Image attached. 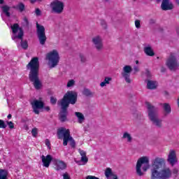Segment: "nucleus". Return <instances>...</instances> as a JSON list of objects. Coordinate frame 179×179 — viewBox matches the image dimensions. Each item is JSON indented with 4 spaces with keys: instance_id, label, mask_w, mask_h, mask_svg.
Here are the masks:
<instances>
[{
    "instance_id": "nucleus-2",
    "label": "nucleus",
    "mask_w": 179,
    "mask_h": 179,
    "mask_svg": "<svg viewBox=\"0 0 179 179\" xmlns=\"http://www.w3.org/2000/svg\"><path fill=\"white\" fill-rule=\"evenodd\" d=\"M78 100V94L73 91H68L63 99L58 101L62 110L60 112V120L64 122L66 121V114H68V107L69 104H75Z\"/></svg>"
},
{
    "instance_id": "nucleus-16",
    "label": "nucleus",
    "mask_w": 179,
    "mask_h": 179,
    "mask_svg": "<svg viewBox=\"0 0 179 179\" xmlns=\"http://www.w3.org/2000/svg\"><path fill=\"white\" fill-rule=\"evenodd\" d=\"M31 104L34 113H35V114H40L39 110H41V108H44V103L40 101L35 100L31 103Z\"/></svg>"
},
{
    "instance_id": "nucleus-41",
    "label": "nucleus",
    "mask_w": 179,
    "mask_h": 179,
    "mask_svg": "<svg viewBox=\"0 0 179 179\" xmlns=\"http://www.w3.org/2000/svg\"><path fill=\"white\" fill-rule=\"evenodd\" d=\"M63 178L64 179H71V177L69 176V174H68V173H65L63 174Z\"/></svg>"
},
{
    "instance_id": "nucleus-30",
    "label": "nucleus",
    "mask_w": 179,
    "mask_h": 179,
    "mask_svg": "<svg viewBox=\"0 0 179 179\" xmlns=\"http://www.w3.org/2000/svg\"><path fill=\"white\" fill-rule=\"evenodd\" d=\"M76 115L77 116V118L78 119L79 124H82V122H83V121H85V116L81 113L76 112Z\"/></svg>"
},
{
    "instance_id": "nucleus-47",
    "label": "nucleus",
    "mask_w": 179,
    "mask_h": 179,
    "mask_svg": "<svg viewBox=\"0 0 179 179\" xmlns=\"http://www.w3.org/2000/svg\"><path fill=\"white\" fill-rule=\"evenodd\" d=\"M7 117L8 118V120H10V118H12V115L9 114Z\"/></svg>"
},
{
    "instance_id": "nucleus-53",
    "label": "nucleus",
    "mask_w": 179,
    "mask_h": 179,
    "mask_svg": "<svg viewBox=\"0 0 179 179\" xmlns=\"http://www.w3.org/2000/svg\"><path fill=\"white\" fill-rule=\"evenodd\" d=\"M176 2L179 5V0H176Z\"/></svg>"
},
{
    "instance_id": "nucleus-25",
    "label": "nucleus",
    "mask_w": 179,
    "mask_h": 179,
    "mask_svg": "<svg viewBox=\"0 0 179 179\" xmlns=\"http://www.w3.org/2000/svg\"><path fill=\"white\" fill-rule=\"evenodd\" d=\"M163 108H164V111L165 113V115H167L169 114H170V113H171V106H170V104L165 103L163 104Z\"/></svg>"
},
{
    "instance_id": "nucleus-15",
    "label": "nucleus",
    "mask_w": 179,
    "mask_h": 179,
    "mask_svg": "<svg viewBox=\"0 0 179 179\" xmlns=\"http://www.w3.org/2000/svg\"><path fill=\"white\" fill-rule=\"evenodd\" d=\"M92 43L94 45L95 48H96L97 51H101L103 48V38L100 36H96L92 38Z\"/></svg>"
},
{
    "instance_id": "nucleus-49",
    "label": "nucleus",
    "mask_w": 179,
    "mask_h": 179,
    "mask_svg": "<svg viewBox=\"0 0 179 179\" xmlns=\"http://www.w3.org/2000/svg\"><path fill=\"white\" fill-rule=\"evenodd\" d=\"M36 0H30L31 3H34Z\"/></svg>"
},
{
    "instance_id": "nucleus-20",
    "label": "nucleus",
    "mask_w": 179,
    "mask_h": 179,
    "mask_svg": "<svg viewBox=\"0 0 179 179\" xmlns=\"http://www.w3.org/2000/svg\"><path fill=\"white\" fill-rule=\"evenodd\" d=\"M41 160L43 167L48 168L50 164H51V162H52V157L50 155L47 156L42 155Z\"/></svg>"
},
{
    "instance_id": "nucleus-19",
    "label": "nucleus",
    "mask_w": 179,
    "mask_h": 179,
    "mask_svg": "<svg viewBox=\"0 0 179 179\" xmlns=\"http://www.w3.org/2000/svg\"><path fill=\"white\" fill-rule=\"evenodd\" d=\"M55 169L57 171H59V170H65L66 169V164L64 162V161H61L59 159L54 160Z\"/></svg>"
},
{
    "instance_id": "nucleus-5",
    "label": "nucleus",
    "mask_w": 179,
    "mask_h": 179,
    "mask_svg": "<svg viewBox=\"0 0 179 179\" xmlns=\"http://www.w3.org/2000/svg\"><path fill=\"white\" fill-rule=\"evenodd\" d=\"M57 136L59 139L63 138L64 146H66L68 145V142H70L71 146H72V148H75V140H73V138L71 136L69 129H66L64 127L59 129L57 131Z\"/></svg>"
},
{
    "instance_id": "nucleus-7",
    "label": "nucleus",
    "mask_w": 179,
    "mask_h": 179,
    "mask_svg": "<svg viewBox=\"0 0 179 179\" xmlns=\"http://www.w3.org/2000/svg\"><path fill=\"white\" fill-rule=\"evenodd\" d=\"M166 166V159L162 157H156L152 162L151 176L157 174L159 170Z\"/></svg>"
},
{
    "instance_id": "nucleus-34",
    "label": "nucleus",
    "mask_w": 179,
    "mask_h": 179,
    "mask_svg": "<svg viewBox=\"0 0 179 179\" xmlns=\"http://www.w3.org/2000/svg\"><path fill=\"white\" fill-rule=\"evenodd\" d=\"M75 85V80H70L67 83V87H72Z\"/></svg>"
},
{
    "instance_id": "nucleus-33",
    "label": "nucleus",
    "mask_w": 179,
    "mask_h": 179,
    "mask_svg": "<svg viewBox=\"0 0 179 179\" xmlns=\"http://www.w3.org/2000/svg\"><path fill=\"white\" fill-rule=\"evenodd\" d=\"M79 57H80L81 62H86L87 59H86V56H85V55L80 54Z\"/></svg>"
},
{
    "instance_id": "nucleus-31",
    "label": "nucleus",
    "mask_w": 179,
    "mask_h": 179,
    "mask_svg": "<svg viewBox=\"0 0 179 179\" xmlns=\"http://www.w3.org/2000/svg\"><path fill=\"white\" fill-rule=\"evenodd\" d=\"M31 135L34 138H37V135H38V129H37V128L32 129Z\"/></svg>"
},
{
    "instance_id": "nucleus-12",
    "label": "nucleus",
    "mask_w": 179,
    "mask_h": 179,
    "mask_svg": "<svg viewBox=\"0 0 179 179\" xmlns=\"http://www.w3.org/2000/svg\"><path fill=\"white\" fill-rule=\"evenodd\" d=\"M166 65L170 71H177L178 69V62L176 56L171 55L166 60Z\"/></svg>"
},
{
    "instance_id": "nucleus-36",
    "label": "nucleus",
    "mask_w": 179,
    "mask_h": 179,
    "mask_svg": "<svg viewBox=\"0 0 179 179\" xmlns=\"http://www.w3.org/2000/svg\"><path fill=\"white\" fill-rule=\"evenodd\" d=\"M0 128L5 129L6 128V124H5V121L0 120Z\"/></svg>"
},
{
    "instance_id": "nucleus-32",
    "label": "nucleus",
    "mask_w": 179,
    "mask_h": 179,
    "mask_svg": "<svg viewBox=\"0 0 179 179\" xmlns=\"http://www.w3.org/2000/svg\"><path fill=\"white\" fill-rule=\"evenodd\" d=\"M83 94H85V96H92L93 94L90 91L89 89H85L83 91Z\"/></svg>"
},
{
    "instance_id": "nucleus-14",
    "label": "nucleus",
    "mask_w": 179,
    "mask_h": 179,
    "mask_svg": "<svg viewBox=\"0 0 179 179\" xmlns=\"http://www.w3.org/2000/svg\"><path fill=\"white\" fill-rule=\"evenodd\" d=\"M167 162L172 166H174L178 162L177 160V154L176 153V150H169Z\"/></svg>"
},
{
    "instance_id": "nucleus-37",
    "label": "nucleus",
    "mask_w": 179,
    "mask_h": 179,
    "mask_svg": "<svg viewBox=\"0 0 179 179\" xmlns=\"http://www.w3.org/2000/svg\"><path fill=\"white\" fill-rule=\"evenodd\" d=\"M135 27L136 29H141V21L139 20H135Z\"/></svg>"
},
{
    "instance_id": "nucleus-40",
    "label": "nucleus",
    "mask_w": 179,
    "mask_h": 179,
    "mask_svg": "<svg viewBox=\"0 0 179 179\" xmlns=\"http://www.w3.org/2000/svg\"><path fill=\"white\" fill-rule=\"evenodd\" d=\"M23 24L24 26H29V20L26 17L23 18Z\"/></svg>"
},
{
    "instance_id": "nucleus-1",
    "label": "nucleus",
    "mask_w": 179,
    "mask_h": 179,
    "mask_svg": "<svg viewBox=\"0 0 179 179\" xmlns=\"http://www.w3.org/2000/svg\"><path fill=\"white\" fill-rule=\"evenodd\" d=\"M27 69L29 71V79L30 82H32L36 90H40L43 85L38 76L40 74V63L38 62V58H32L30 62L27 65Z\"/></svg>"
},
{
    "instance_id": "nucleus-48",
    "label": "nucleus",
    "mask_w": 179,
    "mask_h": 179,
    "mask_svg": "<svg viewBox=\"0 0 179 179\" xmlns=\"http://www.w3.org/2000/svg\"><path fill=\"white\" fill-rule=\"evenodd\" d=\"M110 179H118V177L117 176H113V178H112Z\"/></svg>"
},
{
    "instance_id": "nucleus-6",
    "label": "nucleus",
    "mask_w": 179,
    "mask_h": 179,
    "mask_svg": "<svg viewBox=\"0 0 179 179\" xmlns=\"http://www.w3.org/2000/svg\"><path fill=\"white\" fill-rule=\"evenodd\" d=\"M149 167V158L148 157H141L137 161L136 166V173L139 177L145 175V172L148 171Z\"/></svg>"
},
{
    "instance_id": "nucleus-11",
    "label": "nucleus",
    "mask_w": 179,
    "mask_h": 179,
    "mask_svg": "<svg viewBox=\"0 0 179 179\" xmlns=\"http://www.w3.org/2000/svg\"><path fill=\"white\" fill-rule=\"evenodd\" d=\"M36 34L39 40L40 44L44 45L45 41H47V36H45V28L44 26L36 22Z\"/></svg>"
},
{
    "instance_id": "nucleus-51",
    "label": "nucleus",
    "mask_w": 179,
    "mask_h": 179,
    "mask_svg": "<svg viewBox=\"0 0 179 179\" xmlns=\"http://www.w3.org/2000/svg\"><path fill=\"white\" fill-rule=\"evenodd\" d=\"M3 3V0H0V4Z\"/></svg>"
},
{
    "instance_id": "nucleus-17",
    "label": "nucleus",
    "mask_w": 179,
    "mask_h": 179,
    "mask_svg": "<svg viewBox=\"0 0 179 179\" xmlns=\"http://www.w3.org/2000/svg\"><path fill=\"white\" fill-rule=\"evenodd\" d=\"M161 8L162 10H171V9H174V5L171 0H162Z\"/></svg>"
},
{
    "instance_id": "nucleus-38",
    "label": "nucleus",
    "mask_w": 179,
    "mask_h": 179,
    "mask_svg": "<svg viewBox=\"0 0 179 179\" xmlns=\"http://www.w3.org/2000/svg\"><path fill=\"white\" fill-rule=\"evenodd\" d=\"M7 125L10 129H13V128H15V124H13L12 122H7Z\"/></svg>"
},
{
    "instance_id": "nucleus-54",
    "label": "nucleus",
    "mask_w": 179,
    "mask_h": 179,
    "mask_svg": "<svg viewBox=\"0 0 179 179\" xmlns=\"http://www.w3.org/2000/svg\"><path fill=\"white\" fill-rule=\"evenodd\" d=\"M39 1H41V0H39Z\"/></svg>"
},
{
    "instance_id": "nucleus-21",
    "label": "nucleus",
    "mask_w": 179,
    "mask_h": 179,
    "mask_svg": "<svg viewBox=\"0 0 179 179\" xmlns=\"http://www.w3.org/2000/svg\"><path fill=\"white\" fill-rule=\"evenodd\" d=\"M122 139L125 141L127 143H131L132 142V136L129 132L128 131H124L122 134Z\"/></svg>"
},
{
    "instance_id": "nucleus-3",
    "label": "nucleus",
    "mask_w": 179,
    "mask_h": 179,
    "mask_svg": "<svg viewBox=\"0 0 179 179\" xmlns=\"http://www.w3.org/2000/svg\"><path fill=\"white\" fill-rule=\"evenodd\" d=\"M11 29L13 30L12 40L15 41L17 44V47L20 45L19 43H21V47L24 50H27V47H29L27 41H23V29L19 27V24H14L11 26Z\"/></svg>"
},
{
    "instance_id": "nucleus-28",
    "label": "nucleus",
    "mask_w": 179,
    "mask_h": 179,
    "mask_svg": "<svg viewBox=\"0 0 179 179\" xmlns=\"http://www.w3.org/2000/svg\"><path fill=\"white\" fill-rule=\"evenodd\" d=\"M1 9L3 13H5L6 16H7V17H9L10 16V13H9V10H10V7L8 6H3L1 7Z\"/></svg>"
},
{
    "instance_id": "nucleus-29",
    "label": "nucleus",
    "mask_w": 179,
    "mask_h": 179,
    "mask_svg": "<svg viewBox=\"0 0 179 179\" xmlns=\"http://www.w3.org/2000/svg\"><path fill=\"white\" fill-rule=\"evenodd\" d=\"M13 8L20 12H23V10H24V4L23 3H19L17 5L14 6Z\"/></svg>"
},
{
    "instance_id": "nucleus-39",
    "label": "nucleus",
    "mask_w": 179,
    "mask_h": 179,
    "mask_svg": "<svg viewBox=\"0 0 179 179\" xmlns=\"http://www.w3.org/2000/svg\"><path fill=\"white\" fill-rule=\"evenodd\" d=\"M35 15L36 16H41V10H40V8H36L35 9Z\"/></svg>"
},
{
    "instance_id": "nucleus-26",
    "label": "nucleus",
    "mask_w": 179,
    "mask_h": 179,
    "mask_svg": "<svg viewBox=\"0 0 179 179\" xmlns=\"http://www.w3.org/2000/svg\"><path fill=\"white\" fill-rule=\"evenodd\" d=\"M111 80H113L112 78L105 77L104 80L100 83L101 87H106V86H107V85H108Z\"/></svg>"
},
{
    "instance_id": "nucleus-13",
    "label": "nucleus",
    "mask_w": 179,
    "mask_h": 179,
    "mask_svg": "<svg viewBox=\"0 0 179 179\" xmlns=\"http://www.w3.org/2000/svg\"><path fill=\"white\" fill-rule=\"evenodd\" d=\"M131 72L132 67L129 65H125L122 70L121 76L124 79L126 83H131Z\"/></svg>"
},
{
    "instance_id": "nucleus-55",
    "label": "nucleus",
    "mask_w": 179,
    "mask_h": 179,
    "mask_svg": "<svg viewBox=\"0 0 179 179\" xmlns=\"http://www.w3.org/2000/svg\"><path fill=\"white\" fill-rule=\"evenodd\" d=\"M133 1H135V0H133Z\"/></svg>"
},
{
    "instance_id": "nucleus-35",
    "label": "nucleus",
    "mask_w": 179,
    "mask_h": 179,
    "mask_svg": "<svg viewBox=\"0 0 179 179\" xmlns=\"http://www.w3.org/2000/svg\"><path fill=\"white\" fill-rule=\"evenodd\" d=\"M100 24L102 26L103 29H107V22H106L104 20H100Z\"/></svg>"
},
{
    "instance_id": "nucleus-45",
    "label": "nucleus",
    "mask_w": 179,
    "mask_h": 179,
    "mask_svg": "<svg viewBox=\"0 0 179 179\" xmlns=\"http://www.w3.org/2000/svg\"><path fill=\"white\" fill-rule=\"evenodd\" d=\"M44 110H45L46 111H50V106L44 107Z\"/></svg>"
},
{
    "instance_id": "nucleus-42",
    "label": "nucleus",
    "mask_w": 179,
    "mask_h": 179,
    "mask_svg": "<svg viewBox=\"0 0 179 179\" xmlns=\"http://www.w3.org/2000/svg\"><path fill=\"white\" fill-rule=\"evenodd\" d=\"M50 103H52V104H55V103H57V99H55V98H54V97H51L50 98Z\"/></svg>"
},
{
    "instance_id": "nucleus-22",
    "label": "nucleus",
    "mask_w": 179,
    "mask_h": 179,
    "mask_svg": "<svg viewBox=\"0 0 179 179\" xmlns=\"http://www.w3.org/2000/svg\"><path fill=\"white\" fill-rule=\"evenodd\" d=\"M147 87L150 90H155L157 87V81L148 80L147 82Z\"/></svg>"
},
{
    "instance_id": "nucleus-10",
    "label": "nucleus",
    "mask_w": 179,
    "mask_h": 179,
    "mask_svg": "<svg viewBox=\"0 0 179 179\" xmlns=\"http://www.w3.org/2000/svg\"><path fill=\"white\" fill-rule=\"evenodd\" d=\"M50 8L53 13L61 15L64 12V8H65V3L61 0H54L50 3Z\"/></svg>"
},
{
    "instance_id": "nucleus-24",
    "label": "nucleus",
    "mask_w": 179,
    "mask_h": 179,
    "mask_svg": "<svg viewBox=\"0 0 179 179\" xmlns=\"http://www.w3.org/2000/svg\"><path fill=\"white\" fill-rule=\"evenodd\" d=\"M105 176L106 178L111 179L114 177V176H117L113 173V171L110 168H107L105 171Z\"/></svg>"
},
{
    "instance_id": "nucleus-43",
    "label": "nucleus",
    "mask_w": 179,
    "mask_h": 179,
    "mask_svg": "<svg viewBox=\"0 0 179 179\" xmlns=\"http://www.w3.org/2000/svg\"><path fill=\"white\" fill-rule=\"evenodd\" d=\"M45 145L46 146H50V145H51V143H50V140L48 139L45 140Z\"/></svg>"
},
{
    "instance_id": "nucleus-50",
    "label": "nucleus",
    "mask_w": 179,
    "mask_h": 179,
    "mask_svg": "<svg viewBox=\"0 0 179 179\" xmlns=\"http://www.w3.org/2000/svg\"><path fill=\"white\" fill-rule=\"evenodd\" d=\"M157 3H159V2H162V0H156Z\"/></svg>"
},
{
    "instance_id": "nucleus-44",
    "label": "nucleus",
    "mask_w": 179,
    "mask_h": 179,
    "mask_svg": "<svg viewBox=\"0 0 179 179\" xmlns=\"http://www.w3.org/2000/svg\"><path fill=\"white\" fill-rule=\"evenodd\" d=\"M134 70L135 72H139V67L134 66Z\"/></svg>"
},
{
    "instance_id": "nucleus-4",
    "label": "nucleus",
    "mask_w": 179,
    "mask_h": 179,
    "mask_svg": "<svg viewBox=\"0 0 179 179\" xmlns=\"http://www.w3.org/2000/svg\"><path fill=\"white\" fill-rule=\"evenodd\" d=\"M145 106L148 113V118L152 122V124L157 127V128H162L163 127V120L159 118L157 108H155L149 102H146Z\"/></svg>"
},
{
    "instance_id": "nucleus-8",
    "label": "nucleus",
    "mask_w": 179,
    "mask_h": 179,
    "mask_svg": "<svg viewBox=\"0 0 179 179\" xmlns=\"http://www.w3.org/2000/svg\"><path fill=\"white\" fill-rule=\"evenodd\" d=\"M46 59L48 61V65L49 68H55L59 64V53L57 50H53L47 54Z\"/></svg>"
},
{
    "instance_id": "nucleus-9",
    "label": "nucleus",
    "mask_w": 179,
    "mask_h": 179,
    "mask_svg": "<svg viewBox=\"0 0 179 179\" xmlns=\"http://www.w3.org/2000/svg\"><path fill=\"white\" fill-rule=\"evenodd\" d=\"M171 169L169 167L164 166L160 171H158L155 175H151V179H169L171 177Z\"/></svg>"
},
{
    "instance_id": "nucleus-27",
    "label": "nucleus",
    "mask_w": 179,
    "mask_h": 179,
    "mask_svg": "<svg viewBox=\"0 0 179 179\" xmlns=\"http://www.w3.org/2000/svg\"><path fill=\"white\" fill-rule=\"evenodd\" d=\"M8 170L0 169V179H8Z\"/></svg>"
},
{
    "instance_id": "nucleus-46",
    "label": "nucleus",
    "mask_w": 179,
    "mask_h": 179,
    "mask_svg": "<svg viewBox=\"0 0 179 179\" xmlns=\"http://www.w3.org/2000/svg\"><path fill=\"white\" fill-rule=\"evenodd\" d=\"M177 173H178V169H173V174H177Z\"/></svg>"
},
{
    "instance_id": "nucleus-18",
    "label": "nucleus",
    "mask_w": 179,
    "mask_h": 179,
    "mask_svg": "<svg viewBox=\"0 0 179 179\" xmlns=\"http://www.w3.org/2000/svg\"><path fill=\"white\" fill-rule=\"evenodd\" d=\"M78 152L80 153L81 156V159L80 162H78V164L80 166H85V164H87V162H89V158L86 157V151L79 149Z\"/></svg>"
},
{
    "instance_id": "nucleus-23",
    "label": "nucleus",
    "mask_w": 179,
    "mask_h": 179,
    "mask_svg": "<svg viewBox=\"0 0 179 179\" xmlns=\"http://www.w3.org/2000/svg\"><path fill=\"white\" fill-rule=\"evenodd\" d=\"M144 52L148 57H154V55H155V52L153 51V49L150 46L145 47L144 48Z\"/></svg>"
},
{
    "instance_id": "nucleus-52",
    "label": "nucleus",
    "mask_w": 179,
    "mask_h": 179,
    "mask_svg": "<svg viewBox=\"0 0 179 179\" xmlns=\"http://www.w3.org/2000/svg\"><path fill=\"white\" fill-rule=\"evenodd\" d=\"M136 64L138 65V64H139V61L136 60Z\"/></svg>"
}]
</instances>
